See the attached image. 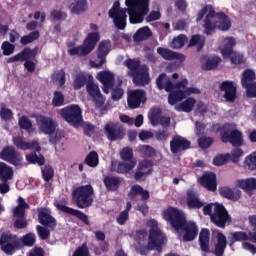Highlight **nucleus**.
<instances>
[{
    "label": "nucleus",
    "instance_id": "f257e3e1",
    "mask_svg": "<svg viewBox=\"0 0 256 256\" xmlns=\"http://www.w3.org/2000/svg\"><path fill=\"white\" fill-rule=\"evenodd\" d=\"M205 18L204 33L211 35L215 29L219 28L220 31H228L231 29V20L224 13L215 14L213 6H205L198 14L197 21Z\"/></svg>",
    "mask_w": 256,
    "mask_h": 256
},
{
    "label": "nucleus",
    "instance_id": "f03ea898",
    "mask_svg": "<svg viewBox=\"0 0 256 256\" xmlns=\"http://www.w3.org/2000/svg\"><path fill=\"white\" fill-rule=\"evenodd\" d=\"M125 5L130 23H143L145 15L149 13V0H125Z\"/></svg>",
    "mask_w": 256,
    "mask_h": 256
},
{
    "label": "nucleus",
    "instance_id": "7ed1b4c3",
    "mask_svg": "<svg viewBox=\"0 0 256 256\" xmlns=\"http://www.w3.org/2000/svg\"><path fill=\"white\" fill-rule=\"evenodd\" d=\"M189 85V80L183 78L181 81L177 82V89L168 95L169 105H177V103L183 101L186 97L190 95H200L201 90L196 87H187Z\"/></svg>",
    "mask_w": 256,
    "mask_h": 256
},
{
    "label": "nucleus",
    "instance_id": "20e7f679",
    "mask_svg": "<svg viewBox=\"0 0 256 256\" xmlns=\"http://www.w3.org/2000/svg\"><path fill=\"white\" fill-rule=\"evenodd\" d=\"M147 227H150V233L148 238V250L149 251H159L161 249V245L167 241L157 222L153 219L147 222Z\"/></svg>",
    "mask_w": 256,
    "mask_h": 256
},
{
    "label": "nucleus",
    "instance_id": "39448f33",
    "mask_svg": "<svg viewBox=\"0 0 256 256\" xmlns=\"http://www.w3.org/2000/svg\"><path fill=\"white\" fill-rule=\"evenodd\" d=\"M97 41H99V33L92 32L89 33L82 46H74L68 49V54L73 57L77 55L78 57L89 55L93 49H95V45H97Z\"/></svg>",
    "mask_w": 256,
    "mask_h": 256
},
{
    "label": "nucleus",
    "instance_id": "423d86ee",
    "mask_svg": "<svg viewBox=\"0 0 256 256\" xmlns=\"http://www.w3.org/2000/svg\"><path fill=\"white\" fill-rule=\"evenodd\" d=\"M212 209H214L213 214H211ZM203 213L204 215H211V221L218 227H225V223L229 220V214L221 204H208L204 206Z\"/></svg>",
    "mask_w": 256,
    "mask_h": 256
},
{
    "label": "nucleus",
    "instance_id": "0eeeda50",
    "mask_svg": "<svg viewBox=\"0 0 256 256\" xmlns=\"http://www.w3.org/2000/svg\"><path fill=\"white\" fill-rule=\"evenodd\" d=\"M72 195L79 209H86V207H91V204L93 203V186H80L73 191Z\"/></svg>",
    "mask_w": 256,
    "mask_h": 256
},
{
    "label": "nucleus",
    "instance_id": "6e6552de",
    "mask_svg": "<svg viewBox=\"0 0 256 256\" xmlns=\"http://www.w3.org/2000/svg\"><path fill=\"white\" fill-rule=\"evenodd\" d=\"M221 139L223 143H231L234 147L243 145V134L237 130L235 124H226L221 130Z\"/></svg>",
    "mask_w": 256,
    "mask_h": 256
},
{
    "label": "nucleus",
    "instance_id": "1a4fd4ad",
    "mask_svg": "<svg viewBox=\"0 0 256 256\" xmlns=\"http://www.w3.org/2000/svg\"><path fill=\"white\" fill-rule=\"evenodd\" d=\"M60 115L73 127H79L83 123V115H81V108L78 105H70L61 109Z\"/></svg>",
    "mask_w": 256,
    "mask_h": 256
},
{
    "label": "nucleus",
    "instance_id": "9d476101",
    "mask_svg": "<svg viewBox=\"0 0 256 256\" xmlns=\"http://www.w3.org/2000/svg\"><path fill=\"white\" fill-rule=\"evenodd\" d=\"M163 218L165 221H168L176 229V231L181 230L183 227V223H185V214L174 207H169L168 209L164 210Z\"/></svg>",
    "mask_w": 256,
    "mask_h": 256
},
{
    "label": "nucleus",
    "instance_id": "9b49d317",
    "mask_svg": "<svg viewBox=\"0 0 256 256\" xmlns=\"http://www.w3.org/2000/svg\"><path fill=\"white\" fill-rule=\"evenodd\" d=\"M121 4L116 1L109 10V17L113 19L114 25L118 29H125L127 25V9H121Z\"/></svg>",
    "mask_w": 256,
    "mask_h": 256
},
{
    "label": "nucleus",
    "instance_id": "f8f14e48",
    "mask_svg": "<svg viewBox=\"0 0 256 256\" xmlns=\"http://www.w3.org/2000/svg\"><path fill=\"white\" fill-rule=\"evenodd\" d=\"M127 75L133 77L134 85L137 87H145L151 83V76H149V67L147 65H142L136 72L128 71Z\"/></svg>",
    "mask_w": 256,
    "mask_h": 256
},
{
    "label": "nucleus",
    "instance_id": "ddd939ff",
    "mask_svg": "<svg viewBox=\"0 0 256 256\" xmlns=\"http://www.w3.org/2000/svg\"><path fill=\"white\" fill-rule=\"evenodd\" d=\"M36 123L39 131L44 133V135H53L57 130V122L51 117L43 115L36 116Z\"/></svg>",
    "mask_w": 256,
    "mask_h": 256
},
{
    "label": "nucleus",
    "instance_id": "4468645a",
    "mask_svg": "<svg viewBox=\"0 0 256 256\" xmlns=\"http://www.w3.org/2000/svg\"><path fill=\"white\" fill-rule=\"evenodd\" d=\"M109 51H111V41L104 40L99 44L98 47V59L93 61H90L91 67H95L96 69H99V67H102L105 64V57L109 55Z\"/></svg>",
    "mask_w": 256,
    "mask_h": 256
},
{
    "label": "nucleus",
    "instance_id": "2eb2a0df",
    "mask_svg": "<svg viewBox=\"0 0 256 256\" xmlns=\"http://www.w3.org/2000/svg\"><path fill=\"white\" fill-rule=\"evenodd\" d=\"M242 87L246 89L248 97H256L255 72L246 70L242 77Z\"/></svg>",
    "mask_w": 256,
    "mask_h": 256
},
{
    "label": "nucleus",
    "instance_id": "dca6fc26",
    "mask_svg": "<svg viewBox=\"0 0 256 256\" xmlns=\"http://www.w3.org/2000/svg\"><path fill=\"white\" fill-rule=\"evenodd\" d=\"M104 131L109 139V141H117L119 139H123L125 132L123 130V125L119 122H109Z\"/></svg>",
    "mask_w": 256,
    "mask_h": 256
},
{
    "label": "nucleus",
    "instance_id": "f3484780",
    "mask_svg": "<svg viewBox=\"0 0 256 256\" xmlns=\"http://www.w3.org/2000/svg\"><path fill=\"white\" fill-rule=\"evenodd\" d=\"M18 243L19 239H17V236L11 234H3L0 238L1 249L4 253H7V255H11V253L15 251V247Z\"/></svg>",
    "mask_w": 256,
    "mask_h": 256
},
{
    "label": "nucleus",
    "instance_id": "a211bd4d",
    "mask_svg": "<svg viewBox=\"0 0 256 256\" xmlns=\"http://www.w3.org/2000/svg\"><path fill=\"white\" fill-rule=\"evenodd\" d=\"M97 79L103 85L104 93L108 94L115 83V74L109 70L101 71L97 74Z\"/></svg>",
    "mask_w": 256,
    "mask_h": 256
},
{
    "label": "nucleus",
    "instance_id": "6ab92c4d",
    "mask_svg": "<svg viewBox=\"0 0 256 256\" xmlns=\"http://www.w3.org/2000/svg\"><path fill=\"white\" fill-rule=\"evenodd\" d=\"M220 91L223 93L224 99L233 103L237 99V86L231 81H224L220 84Z\"/></svg>",
    "mask_w": 256,
    "mask_h": 256
},
{
    "label": "nucleus",
    "instance_id": "aec40b11",
    "mask_svg": "<svg viewBox=\"0 0 256 256\" xmlns=\"http://www.w3.org/2000/svg\"><path fill=\"white\" fill-rule=\"evenodd\" d=\"M0 157L1 159H3V161H8V163H11L16 167H18V165H21L23 161V157L17 154V152H15V148L13 147L4 148L0 154Z\"/></svg>",
    "mask_w": 256,
    "mask_h": 256
},
{
    "label": "nucleus",
    "instance_id": "412c9836",
    "mask_svg": "<svg viewBox=\"0 0 256 256\" xmlns=\"http://www.w3.org/2000/svg\"><path fill=\"white\" fill-rule=\"evenodd\" d=\"M86 91L98 107H103L105 103V97H103V95L101 94V91L99 90V86L97 84L88 83L86 86Z\"/></svg>",
    "mask_w": 256,
    "mask_h": 256
},
{
    "label": "nucleus",
    "instance_id": "4be33fe9",
    "mask_svg": "<svg viewBox=\"0 0 256 256\" xmlns=\"http://www.w3.org/2000/svg\"><path fill=\"white\" fill-rule=\"evenodd\" d=\"M145 91L132 90L128 92V105L131 109H137L141 103H145Z\"/></svg>",
    "mask_w": 256,
    "mask_h": 256
},
{
    "label": "nucleus",
    "instance_id": "5701e85b",
    "mask_svg": "<svg viewBox=\"0 0 256 256\" xmlns=\"http://www.w3.org/2000/svg\"><path fill=\"white\" fill-rule=\"evenodd\" d=\"M180 229H183V241H193L197 234L199 233V229L197 228V224L194 222H187L184 219V223Z\"/></svg>",
    "mask_w": 256,
    "mask_h": 256
},
{
    "label": "nucleus",
    "instance_id": "b1692460",
    "mask_svg": "<svg viewBox=\"0 0 256 256\" xmlns=\"http://www.w3.org/2000/svg\"><path fill=\"white\" fill-rule=\"evenodd\" d=\"M191 142L181 136H174L170 141V149L172 153H179V151H185L189 149Z\"/></svg>",
    "mask_w": 256,
    "mask_h": 256
},
{
    "label": "nucleus",
    "instance_id": "393cba45",
    "mask_svg": "<svg viewBox=\"0 0 256 256\" xmlns=\"http://www.w3.org/2000/svg\"><path fill=\"white\" fill-rule=\"evenodd\" d=\"M137 165V160H129L124 162H112L111 169L116 173H129V171H133L135 166Z\"/></svg>",
    "mask_w": 256,
    "mask_h": 256
},
{
    "label": "nucleus",
    "instance_id": "a878e982",
    "mask_svg": "<svg viewBox=\"0 0 256 256\" xmlns=\"http://www.w3.org/2000/svg\"><path fill=\"white\" fill-rule=\"evenodd\" d=\"M156 84L158 89H165L167 93H173V91L178 90L177 83L173 84V82H171V78H169L166 74H160L156 80Z\"/></svg>",
    "mask_w": 256,
    "mask_h": 256
},
{
    "label": "nucleus",
    "instance_id": "bb28decb",
    "mask_svg": "<svg viewBox=\"0 0 256 256\" xmlns=\"http://www.w3.org/2000/svg\"><path fill=\"white\" fill-rule=\"evenodd\" d=\"M151 171H153V162L149 160H143L139 163L134 177L136 181H140V179H143L145 175H150Z\"/></svg>",
    "mask_w": 256,
    "mask_h": 256
},
{
    "label": "nucleus",
    "instance_id": "cd10ccee",
    "mask_svg": "<svg viewBox=\"0 0 256 256\" xmlns=\"http://www.w3.org/2000/svg\"><path fill=\"white\" fill-rule=\"evenodd\" d=\"M205 206V202L199 199V194L193 190L187 191V207L188 209H201Z\"/></svg>",
    "mask_w": 256,
    "mask_h": 256
},
{
    "label": "nucleus",
    "instance_id": "c85d7f7f",
    "mask_svg": "<svg viewBox=\"0 0 256 256\" xmlns=\"http://www.w3.org/2000/svg\"><path fill=\"white\" fill-rule=\"evenodd\" d=\"M200 183L202 187L208 189V191H216L217 190V176L215 173H206L204 174L201 179Z\"/></svg>",
    "mask_w": 256,
    "mask_h": 256
},
{
    "label": "nucleus",
    "instance_id": "c756f323",
    "mask_svg": "<svg viewBox=\"0 0 256 256\" xmlns=\"http://www.w3.org/2000/svg\"><path fill=\"white\" fill-rule=\"evenodd\" d=\"M157 53L160 57L165 59L166 61H173V59H178V61H184L185 55L177 52H173L167 48L158 47Z\"/></svg>",
    "mask_w": 256,
    "mask_h": 256
},
{
    "label": "nucleus",
    "instance_id": "7c9ffc66",
    "mask_svg": "<svg viewBox=\"0 0 256 256\" xmlns=\"http://www.w3.org/2000/svg\"><path fill=\"white\" fill-rule=\"evenodd\" d=\"M13 142L18 149H22L23 151H27L29 149H31L32 151H36V153H39V151H41V146H39V143L37 141L27 143L23 141V138L15 137L13 139Z\"/></svg>",
    "mask_w": 256,
    "mask_h": 256
},
{
    "label": "nucleus",
    "instance_id": "2f4dec72",
    "mask_svg": "<svg viewBox=\"0 0 256 256\" xmlns=\"http://www.w3.org/2000/svg\"><path fill=\"white\" fill-rule=\"evenodd\" d=\"M236 44H237V42L235 41V38H233V37H227V38L223 39L222 44L220 45L219 49H220L222 57H224V59L229 58V55H231V53L233 52V47H235Z\"/></svg>",
    "mask_w": 256,
    "mask_h": 256
},
{
    "label": "nucleus",
    "instance_id": "473e14b6",
    "mask_svg": "<svg viewBox=\"0 0 256 256\" xmlns=\"http://www.w3.org/2000/svg\"><path fill=\"white\" fill-rule=\"evenodd\" d=\"M38 221L42 225H46L47 227L53 228L57 225L55 218L51 217V211L48 209H39L38 210Z\"/></svg>",
    "mask_w": 256,
    "mask_h": 256
},
{
    "label": "nucleus",
    "instance_id": "72a5a7b5",
    "mask_svg": "<svg viewBox=\"0 0 256 256\" xmlns=\"http://www.w3.org/2000/svg\"><path fill=\"white\" fill-rule=\"evenodd\" d=\"M57 209H59V211H63V213H68L69 215H73L74 217H77L78 219H80V221H83L85 225H89V218H87V215H85V213L79 210H75L73 208L67 207L64 204H57Z\"/></svg>",
    "mask_w": 256,
    "mask_h": 256
},
{
    "label": "nucleus",
    "instance_id": "f704fd0d",
    "mask_svg": "<svg viewBox=\"0 0 256 256\" xmlns=\"http://www.w3.org/2000/svg\"><path fill=\"white\" fill-rule=\"evenodd\" d=\"M236 185L248 193V195H253V191L256 189V178L237 180Z\"/></svg>",
    "mask_w": 256,
    "mask_h": 256
},
{
    "label": "nucleus",
    "instance_id": "c9c22d12",
    "mask_svg": "<svg viewBox=\"0 0 256 256\" xmlns=\"http://www.w3.org/2000/svg\"><path fill=\"white\" fill-rule=\"evenodd\" d=\"M232 243L237 241H251L256 243V232H250L249 234L243 231L231 233Z\"/></svg>",
    "mask_w": 256,
    "mask_h": 256
},
{
    "label": "nucleus",
    "instance_id": "e433bc0d",
    "mask_svg": "<svg viewBox=\"0 0 256 256\" xmlns=\"http://www.w3.org/2000/svg\"><path fill=\"white\" fill-rule=\"evenodd\" d=\"M197 105V100L193 97L187 98L182 103L175 106L176 111H183L184 113H191Z\"/></svg>",
    "mask_w": 256,
    "mask_h": 256
},
{
    "label": "nucleus",
    "instance_id": "4c0bfd02",
    "mask_svg": "<svg viewBox=\"0 0 256 256\" xmlns=\"http://www.w3.org/2000/svg\"><path fill=\"white\" fill-rule=\"evenodd\" d=\"M209 229H202L199 235L200 249L203 253H211L209 249Z\"/></svg>",
    "mask_w": 256,
    "mask_h": 256
},
{
    "label": "nucleus",
    "instance_id": "58836bf2",
    "mask_svg": "<svg viewBox=\"0 0 256 256\" xmlns=\"http://www.w3.org/2000/svg\"><path fill=\"white\" fill-rule=\"evenodd\" d=\"M219 192L222 197L230 199L231 201H239L241 199V191L239 190L233 191L229 187H222Z\"/></svg>",
    "mask_w": 256,
    "mask_h": 256
},
{
    "label": "nucleus",
    "instance_id": "ea45409f",
    "mask_svg": "<svg viewBox=\"0 0 256 256\" xmlns=\"http://www.w3.org/2000/svg\"><path fill=\"white\" fill-rule=\"evenodd\" d=\"M216 237L217 244L214 253L216 256H223V253H225V249L227 247V237H225V235H223L221 232H218Z\"/></svg>",
    "mask_w": 256,
    "mask_h": 256
},
{
    "label": "nucleus",
    "instance_id": "a19ab883",
    "mask_svg": "<svg viewBox=\"0 0 256 256\" xmlns=\"http://www.w3.org/2000/svg\"><path fill=\"white\" fill-rule=\"evenodd\" d=\"M11 179H13V168L0 162V181L7 183V181H11Z\"/></svg>",
    "mask_w": 256,
    "mask_h": 256
},
{
    "label": "nucleus",
    "instance_id": "79ce46f5",
    "mask_svg": "<svg viewBox=\"0 0 256 256\" xmlns=\"http://www.w3.org/2000/svg\"><path fill=\"white\" fill-rule=\"evenodd\" d=\"M221 63V58L217 56H212L210 58H204L202 61V69L204 71H211V69H216L217 65Z\"/></svg>",
    "mask_w": 256,
    "mask_h": 256
},
{
    "label": "nucleus",
    "instance_id": "37998d69",
    "mask_svg": "<svg viewBox=\"0 0 256 256\" xmlns=\"http://www.w3.org/2000/svg\"><path fill=\"white\" fill-rule=\"evenodd\" d=\"M134 240L136 242V247H145L147 245V231L146 230H137L132 233Z\"/></svg>",
    "mask_w": 256,
    "mask_h": 256
},
{
    "label": "nucleus",
    "instance_id": "c03bdc74",
    "mask_svg": "<svg viewBox=\"0 0 256 256\" xmlns=\"http://www.w3.org/2000/svg\"><path fill=\"white\" fill-rule=\"evenodd\" d=\"M153 34L151 33V29L149 27L145 26L140 29L134 34L133 39L136 43H139L141 41H145V39H149Z\"/></svg>",
    "mask_w": 256,
    "mask_h": 256
},
{
    "label": "nucleus",
    "instance_id": "a18cd8bd",
    "mask_svg": "<svg viewBox=\"0 0 256 256\" xmlns=\"http://www.w3.org/2000/svg\"><path fill=\"white\" fill-rule=\"evenodd\" d=\"M70 10L71 13H75L76 15L84 13V11H87V0H78L73 2L70 5Z\"/></svg>",
    "mask_w": 256,
    "mask_h": 256
},
{
    "label": "nucleus",
    "instance_id": "49530a36",
    "mask_svg": "<svg viewBox=\"0 0 256 256\" xmlns=\"http://www.w3.org/2000/svg\"><path fill=\"white\" fill-rule=\"evenodd\" d=\"M104 185L110 191H117L119 185H121V180L117 177L108 176L104 179Z\"/></svg>",
    "mask_w": 256,
    "mask_h": 256
},
{
    "label": "nucleus",
    "instance_id": "de8ad7c7",
    "mask_svg": "<svg viewBox=\"0 0 256 256\" xmlns=\"http://www.w3.org/2000/svg\"><path fill=\"white\" fill-rule=\"evenodd\" d=\"M25 209H29V204L25 202V199L22 197L18 198V206L14 209V217H24Z\"/></svg>",
    "mask_w": 256,
    "mask_h": 256
},
{
    "label": "nucleus",
    "instance_id": "09e8293b",
    "mask_svg": "<svg viewBox=\"0 0 256 256\" xmlns=\"http://www.w3.org/2000/svg\"><path fill=\"white\" fill-rule=\"evenodd\" d=\"M161 117H163V114L161 112V109L159 108H152L149 111L148 119L151 122V125H159V121L161 120Z\"/></svg>",
    "mask_w": 256,
    "mask_h": 256
},
{
    "label": "nucleus",
    "instance_id": "8fccbe9b",
    "mask_svg": "<svg viewBox=\"0 0 256 256\" xmlns=\"http://www.w3.org/2000/svg\"><path fill=\"white\" fill-rule=\"evenodd\" d=\"M187 41V36L185 34H180L172 40L170 47L172 49H181L182 47H185V43H187Z\"/></svg>",
    "mask_w": 256,
    "mask_h": 256
},
{
    "label": "nucleus",
    "instance_id": "3c124183",
    "mask_svg": "<svg viewBox=\"0 0 256 256\" xmlns=\"http://www.w3.org/2000/svg\"><path fill=\"white\" fill-rule=\"evenodd\" d=\"M204 45H205V37L201 35L192 36L189 42V47H197L198 51H201Z\"/></svg>",
    "mask_w": 256,
    "mask_h": 256
},
{
    "label": "nucleus",
    "instance_id": "603ef678",
    "mask_svg": "<svg viewBox=\"0 0 256 256\" xmlns=\"http://www.w3.org/2000/svg\"><path fill=\"white\" fill-rule=\"evenodd\" d=\"M124 65L129 69V71L136 73V71H139V68L141 67V61L139 59L129 58L124 62Z\"/></svg>",
    "mask_w": 256,
    "mask_h": 256
},
{
    "label": "nucleus",
    "instance_id": "864d4df0",
    "mask_svg": "<svg viewBox=\"0 0 256 256\" xmlns=\"http://www.w3.org/2000/svg\"><path fill=\"white\" fill-rule=\"evenodd\" d=\"M85 161L89 167H97L99 165V154H97L95 151H92L87 155Z\"/></svg>",
    "mask_w": 256,
    "mask_h": 256
},
{
    "label": "nucleus",
    "instance_id": "5fc2aeb1",
    "mask_svg": "<svg viewBox=\"0 0 256 256\" xmlns=\"http://www.w3.org/2000/svg\"><path fill=\"white\" fill-rule=\"evenodd\" d=\"M29 163H37L38 165H45V158L41 154L31 153L26 155Z\"/></svg>",
    "mask_w": 256,
    "mask_h": 256
},
{
    "label": "nucleus",
    "instance_id": "6e6d98bb",
    "mask_svg": "<svg viewBox=\"0 0 256 256\" xmlns=\"http://www.w3.org/2000/svg\"><path fill=\"white\" fill-rule=\"evenodd\" d=\"M85 83H87V77H85V74L80 72L78 75L75 76L73 87L74 89H81V87L85 86Z\"/></svg>",
    "mask_w": 256,
    "mask_h": 256
},
{
    "label": "nucleus",
    "instance_id": "4d7b16f0",
    "mask_svg": "<svg viewBox=\"0 0 256 256\" xmlns=\"http://www.w3.org/2000/svg\"><path fill=\"white\" fill-rule=\"evenodd\" d=\"M19 126H20V129H25L26 131H28V133H31L33 131L32 129L33 123L27 116L20 117Z\"/></svg>",
    "mask_w": 256,
    "mask_h": 256
},
{
    "label": "nucleus",
    "instance_id": "13d9d810",
    "mask_svg": "<svg viewBox=\"0 0 256 256\" xmlns=\"http://www.w3.org/2000/svg\"><path fill=\"white\" fill-rule=\"evenodd\" d=\"M244 167H245V169H249L250 171L256 170V155L255 154H250L249 156H247L245 158Z\"/></svg>",
    "mask_w": 256,
    "mask_h": 256
},
{
    "label": "nucleus",
    "instance_id": "bf43d9fd",
    "mask_svg": "<svg viewBox=\"0 0 256 256\" xmlns=\"http://www.w3.org/2000/svg\"><path fill=\"white\" fill-rule=\"evenodd\" d=\"M37 39H39V31H34L22 37L20 42L22 45H29V43H33V41H37Z\"/></svg>",
    "mask_w": 256,
    "mask_h": 256
},
{
    "label": "nucleus",
    "instance_id": "052dcab7",
    "mask_svg": "<svg viewBox=\"0 0 256 256\" xmlns=\"http://www.w3.org/2000/svg\"><path fill=\"white\" fill-rule=\"evenodd\" d=\"M230 159L231 154H220L214 158L213 163L217 167H221V165H225V163H227V161H230Z\"/></svg>",
    "mask_w": 256,
    "mask_h": 256
},
{
    "label": "nucleus",
    "instance_id": "680f3d73",
    "mask_svg": "<svg viewBox=\"0 0 256 256\" xmlns=\"http://www.w3.org/2000/svg\"><path fill=\"white\" fill-rule=\"evenodd\" d=\"M1 49L3 51V55L6 57H9V55H13V53H15V45L8 41L2 43Z\"/></svg>",
    "mask_w": 256,
    "mask_h": 256
},
{
    "label": "nucleus",
    "instance_id": "e2e57ef3",
    "mask_svg": "<svg viewBox=\"0 0 256 256\" xmlns=\"http://www.w3.org/2000/svg\"><path fill=\"white\" fill-rule=\"evenodd\" d=\"M120 157L123 161H136L135 158H133V149L129 147L121 150Z\"/></svg>",
    "mask_w": 256,
    "mask_h": 256
},
{
    "label": "nucleus",
    "instance_id": "0e129e2a",
    "mask_svg": "<svg viewBox=\"0 0 256 256\" xmlns=\"http://www.w3.org/2000/svg\"><path fill=\"white\" fill-rule=\"evenodd\" d=\"M241 157H243V150L241 148H235L230 153V161L232 163H239Z\"/></svg>",
    "mask_w": 256,
    "mask_h": 256
},
{
    "label": "nucleus",
    "instance_id": "69168bd1",
    "mask_svg": "<svg viewBox=\"0 0 256 256\" xmlns=\"http://www.w3.org/2000/svg\"><path fill=\"white\" fill-rule=\"evenodd\" d=\"M63 103H65V96H63V93L59 91L55 92L52 100L54 107H61Z\"/></svg>",
    "mask_w": 256,
    "mask_h": 256
},
{
    "label": "nucleus",
    "instance_id": "338daca9",
    "mask_svg": "<svg viewBox=\"0 0 256 256\" xmlns=\"http://www.w3.org/2000/svg\"><path fill=\"white\" fill-rule=\"evenodd\" d=\"M53 81L54 83H57L60 87H63V85H65V71L60 70L55 73L53 75Z\"/></svg>",
    "mask_w": 256,
    "mask_h": 256
},
{
    "label": "nucleus",
    "instance_id": "774afa93",
    "mask_svg": "<svg viewBox=\"0 0 256 256\" xmlns=\"http://www.w3.org/2000/svg\"><path fill=\"white\" fill-rule=\"evenodd\" d=\"M72 256H89V248H87V244L78 247Z\"/></svg>",
    "mask_w": 256,
    "mask_h": 256
}]
</instances>
